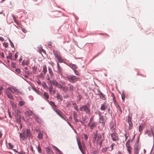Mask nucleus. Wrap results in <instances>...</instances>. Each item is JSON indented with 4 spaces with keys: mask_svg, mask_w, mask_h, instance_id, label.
Returning <instances> with one entry per match:
<instances>
[{
    "mask_svg": "<svg viewBox=\"0 0 154 154\" xmlns=\"http://www.w3.org/2000/svg\"><path fill=\"white\" fill-rule=\"evenodd\" d=\"M100 109L101 110H105L107 109L108 112L111 114L110 112V109L109 105L106 103L104 102L101 104Z\"/></svg>",
    "mask_w": 154,
    "mask_h": 154,
    "instance_id": "nucleus-4",
    "label": "nucleus"
},
{
    "mask_svg": "<svg viewBox=\"0 0 154 154\" xmlns=\"http://www.w3.org/2000/svg\"><path fill=\"white\" fill-rule=\"evenodd\" d=\"M53 53L55 57H56L57 58L60 57L59 53L57 52L54 51Z\"/></svg>",
    "mask_w": 154,
    "mask_h": 154,
    "instance_id": "nucleus-31",
    "label": "nucleus"
},
{
    "mask_svg": "<svg viewBox=\"0 0 154 154\" xmlns=\"http://www.w3.org/2000/svg\"><path fill=\"white\" fill-rule=\"evenodd\" d=\"M33 118L36 120L39 123H40L42 122V120L37 115L34 114L33 115Z\"/></svg>",
    "mask_w": 154,
    "mask_h": 154,
    "instance_id": "nucleus-13",
    "label": "nucleus"
},
{
    "mask_svg": "<svg viewBox=\"0 0 154 154\" xmlns=\"http://www.w3.org/2000/svg\"><path fill=\"white\" fill-rule=\"evenodd\" d=\"M63 97L64 98H67L69 97V95L68 94H66V95H63Z\"/></svg>",
    "mask_w": 154,
    "mask_h": 154,
    "instance_id": "nucleus-60",
    "label": "nucleus"
},
{
    "mask_svg": "<svg viewBox=\"0 0 154 154\" xmlns=\"http://www.w3.org/2000/svg\"><path fill=\"white\" fill-rule=\"evenodd\" d=\"M83 135L84 136L85 140H87L88 138V135L87 134H84Z\"/></svg>",
    "mask_w": 154,
    "mask_h": 154,
    "instance_id": "nucleus-54",
    "label": "nucleus"
},
{
    "mask_svg": "<svg viewBox=\"0 0 154 154\" xmlns=\"http://www.w3.org/2000/svg\"><path fill=\"white\" fill-rule=\"evenodd\" d=\"M146 133L149 137H151L152 135L154 139V129H152L151 130H147L146 131Z\"/></svg>",
    "mask_w": 154,
    "mask_h": 154,
    "instance_id": "nucleus-5",
    "label": "nucleus"
},
{
    "mask_svg": "<svg viewBox=\"0 0 154 154\" xmlns=\"http://www.w3.org/2000/svg\"><path fill=\"white\" fill-rule=\"evenodd\" d=\"M9 54L10 55L9 56H7V59H10L12 60V54Z\"/></svg>",
    "mask_w": 154,
    "mask_h": 154,
    "instance_id": "nucleus-48",
    "label": "nucleus"
},
{
    "mask_svg": "<svg viewBox=\"0 0 154 154\" xmlns=\"http://www.w3.org/2000/svg\"><path fill=\"white\" fill-rule=\"evenodd\" d=\"M69 85H70L69 87L70 93H71L72 94L73 91V86L72 85H70V84H69Z\"/></svg>",
    "mask_w": 154,
    "mask_h": 154,
    "instance_id": "nucleus-24",
    "label": "nucleus"
},
{
    "mask_svg": "<svg viewBox=\"0 0 154 154\" xmlns=\"http://www.w3.org/2000/svg\"><path fill=\"white\" fill-rule=\"evenodd\" d=\"M111 137L112 140L113 141H116L118 140V137L116 135V134L115 132H112L111 134Z\"/></svg>",
    "mask_w": 154,
    "mask_h": 154,
    "instance_id": "nucleus-11",
    "label": "nucleus"
},
{
    "mask_svg": "<svg viewBox=\"0 0 154 154\" xmlns=\"http://www.w3.org/2000/svg\"><path fill=\"white\" fill-rule=\"evenodd\" d=\"M97 142L100 140L102 138V136L100 134H99L98 135H97Z\"/></svg>",
    "mask_w": 154,
    "mask_h": 154,
    "instance_id": "nucleus-39",
    "label": "nucleus"
},
{
    "mask_svg": "<svg viewBox=\"0 0 154 154\" xmlns=\"http://www.w3.org/2000/svg\"><path fill=\"white\" fill-rule=\"evenodd\" d=\"M127 122L129 125V130L131 129L132 128L133 124L132 121L131 120V117L130 116L128 117Z\"/></svg>",
    "mask_w": 154,
    "mask_h": 154,
    "instance_id": "nucleus-10",
    "label": "nucleus"
},
{
    "mask_svg": "<svg viewBox=\"0 0 154 154\" xmlns=\"http://www.w3.org/2000/svg\"><path fill=\"white\" fill-rule=\"evenodd\" d=\"M98 95L99 96L100 99L105 100H106L105 95L103 93H101Z\"/></svg>",
    "mask_w": 154,
    "mask_h": 154,
    "instance_id": "nucleus-25",
    "label": "nucleus"
},
{
    "mask_svg": "<svg viewBox=\"0 0 154 154\" xmlns=\"http://www.w3.org/2000/svg\"><path fill=\"white\" fill-rule=\"evenodd\" d=\"M98 114L99 117V121L100 123H102V125L104 126L106 122L107 117L105 116H102L101 114V112H99Z\"/></svg>",
    "mask_w": 154,
    "mask_h": 154,
    "instance_id": "nucleus-3",
    "label": "nucleus"
},
{
    "mask_svg": "<svg viewBox=\"0 0 154 154\" xmlns=\"http://www.w3.org/2000/svg\"><path fill=\"white\" fill-rule=\"evenodd\" d=\"M43 95L44 97H42L44 98L45 99H48L49 98V95L48 94V93H47L46 92H45L44 93Z\"/></svg>",
    "mask_w": 154,
    "mask_h": 154,
    "instance_id": "nucleus-23",
    "label": "nucleus"
},
{
    "mask_svg": "<svg viewBox=\"0 0 154 154\" xmlns=\"http://www.w3.org/2000/svg\"><path fill=\"white\" fill-rule=\"evenodd\" d=\"M97 123L95 122L90 123H88V126L91 130L93 129L94 127H95Z\"/></svg>",
    "mask_w": 154,
    "mask_h": 154,
    "instance_id": "nucleus-7",
    "label": "nucleus"
},
{
    "mask_svg": "<svg viewBox=\"0 0 154 154\" xmlns=\"http://www.w3.org/2000/svg\"><path fill=\"white\" fill-rule=\"evenodd\" d=\"M140 148V146L138 144V141H137L134 145V149H139Z\"/></svg>",
    "mask_w": 154,
    "mask_h": 154,
    "instance_id": "nucleus-22",
    "label": "nucleus"
},
{
    "mask_svg": "<svg viewBox=\"0 0 154 154\" xmlns=\"http://www.w3.org/2000/svg\"><path fill=\"white\" fill-rule=\"evenodd\" d=\"M32 111L30 110H27L25 112V115L27 116H29L32 115Z\"/></svg>",
    "mask_w": 154,
    "mask_h": 154,
    "instance_id": "nucleus-16",
    "label": "nucleus"
},
{
    "mask_svg": "<svg viewBox=\"0 0 154 154\" xmlns=\"http://www.w3.org/2000/svg\"><path fill=\"white\" fill-rule=\"evenodd\" d=\"M130 143V140H128L126 143V146L127 148V150L129 153V154H131V147Z\"/></svg>",
    "mask_w": 154,
    "mask_h": 154,
    "instance_id": "nucleus-6",
    "label": "nucleus"
},
{
    "mask_svg": "<svg viewBox=\"0 0 154 154\" xmlns=\"http://www.w3.org/2000/svg\"><path fill=\"white\" fill-rule=\"evenodd\" d=\"M32 72L33 73H35L37 71V68L35 67H33L32 68Z\"/></svg>",
    "mask_w": 154,
    "mask_h": 154,
    "instance_id": "nucleus-43",
    "label": "nucleus"
},
{
    "mask_svg": "<svg viewBox=\"0 0 154 154\" xmlns=\"http://www.w3.org/2000/svg\"><path fill=\"white\" fill-rule=\"evenodd\" d=\"M103 141V140L102 139L100 141V142H99V146L100 147H101V146H102Z\"/></svg>",
    "mask_w": 154,
    "mask_h": 154,
    "instance_id": "nucleus-57",
    "label": "nucleus"
},
{
    "mask_svg": "<svg viewBox=\"0 0 154 154\" xmlns=\"http://www.w3.org/2000/svg\"><path fill=\"white\" fill-rule=\"evenodd\" d=\"M3 45L5 48H7L8 47V43L6 42H4L3 43Z\"/></svg>",
    "mask_w": 154,
    "mask_h": 154,
    "instance_id": "nucleus-58",
    "label": "nucleus"
},
{
    "mask_svg": "<svg viewBox=\"0 0 154 154\" xmlns=\"http://www.w3.org/2000/svg\"><path fill=\"white\" fill-rule=\"evenodd\" d=\"M38 151L40 153H42L41 148L39 144L38 145Z\"/></svg>",
    "mask_w": 154,
    "mask_h": 154,
    "instance_id": "nucleus-41",
    "label": "nucleus"
},
{
    "mask_svg": "<svg viewBox=\"0 0 154 154\" xmlns=\"http://www.w3.org/2000/svg\"><path fill=\"white\" fill-rule=\"evenodd\" d=\"M67 78L69 81L71 82H74L76 79L75 77L73 75H68L67 76Z\"/></svg>",
    "mask_w": 154,
    "mask_h": 154,
    "instance_id": "nucleus-9",
    "label": "nucleus"
},
{
    "mask_svg": "<svg viewBox=\"0 0 154 154\" xmlns=\"http://www.w3.org/2000/svg\"><path fill=\"white\" fill-rule=\"evenodd\" d=\"M29 63V60H28L25 61V60H23L22 63V65H27Z\"/></svg>",
    "mask_w": 154,
    "mask_h": 154,
    "instance_id": "nucleus-27",
    "label": "nucleus"
},
{
    "mask_svg": "<svg viewBox=\"0 0 154 154\" xmlns=\"http://www.w3.org/2000/svg\"><path fill=\"white\" fill-rule=\"evenodd\" d=\"M57 59L59 62H62L63 61V60L60 58V57L57 58Z\"/></svg>",
    "mask_w": 154,
    "mask_h": 154,
    "instance_id": "nucleus-50",
    "label": "nucleus"
},
{
    "mask_svg": "<svg viewBox=\"0 0 154 154\" xmlns=\"http://www.w3.org/2000/svg\"><path fill=\"white\" fill-rule=\"evenodd\" d=\"M31 135V133L30 132V129H27L26 130H24L23 134H20V137L23 140H24L28 137H29Z\"/></svg>",
    "mask_w": 154,
    "mask_h": 154,
    "instance_id": "nucleus-1",
    "label": "nucleus"
},
{
    "mask_svg": "<svg viewBox=\"0 0 154 154\" xmlns=\"http://www.w3.org/2000/svg\"><path fill=\"white\" fill-rule=\"evenodd\" d=\"M73 119H77L78 118V115L77 113L75 111L73 112Z\"/></svg>",
    "mask_w": 154,
    "mask_h": 154,
    "instance_id": "nucleus-33",
    "label": "nucleus"
},
{
    "mask_svg": "<svg viewBox=\"0 0 154 154\" xmlns=\"http://www.w3.org/2000/svg\"><path fill=\"white\" fill-rule=\"evenodd\" d=\"M56 97L57 99H60L61 100H63V97L62 95L59 94L58 93L57 94Z\"/></svg>",
    "mask_w": 154,
    "mask_h": 154,
    "instance_id": "nucleus-29",
    "label": "nucleus"
},
{
    "mask_svg": "<svg viewBox=\"0 0 154 154\" xmlns=\"http://www.w3.org/2000/svg\"><path fill=\"white\" fill-rule=\"evenodd\" d=\"M53 86L52 85H49V91L51 93L52 91Z\"/></svg>",
    "mask_w": 154,
    "mask_h": 154,
    "instance_id": "nucleus-38",
    "label": "nucleus"
},
{
    "mask_svg": "<svg viewBox=\"0 0 154 154\" xmlns=\"http://www.w3.org/2000/svg\"><path fill=\"white\" fill-rule=\"evenodd\" d=\"M113 147L111 145L108 149L109 151H111L113 149Z\"/></svg>",
    "mask_w": 154,
    "mask_h": 154,
    "instance_id": "nucleus-51",
    "label": "nucleus"
},
{
    "mask_svg": "<svg viewBox=\"0 0 154 154\" xmlns=\"http://www.w3.org/2000/svg\"><path fill=\"white\" fill-rule=\"evenodd\" d=\"M125 95L124 93H123L122 95V100L124 101L125 100Z\"/></svg>",
    "mask_w": 154,
    "mask_h": 154,
    "instance_id": "nucleus-53",
    "label": "nucleus"
},
{
    "mask_svg": "<svg viewBox=\"0 0 154 154\" xmlns=\"http://www.w3.org/2000/svg\"><path fill=\"white\" fill-rule=\"evenodd\" d=\"M57 86L59 88H60V89H62V88L63 87V86L61 84H60L59 83H58Z\"/></svg>",
    "mask_w": 154,
    "mask_h": 154,
    "instance_id": "nucleus-44",
    "label": "nucleus"
},
{
    "mask_svg": "<svg viewBox=\"0 0 154 154\" xmlns=\"http://www.w3.org/2000/svg\"><path fill=\"white\" fill-rule=\"evenodd\" d=\"M76 140L77 142V143L78 144V146H79V148L81 151V152L83 154H84V151L82 149V147L81 144L78 138V137H76Z\"/></svg>",
    "mask_w": 154,
    "mask_h": 154,
    "instance_id": "nucleus-8",
    "label": "nucleus"
},
{
    "mask_svg": "<svg viewBox=\"0 0 154 154\" xmlns=\"http://www.w3.org/2000/svg\"><path fill=\"white\" fill-rule=\"evenodd\" d=\"M8 144L11 149H12L14 147V146L12 145L11 143H8Z\"/></svg>",
    "mask_w": 154,
    "mask_h": 154,
    "instance_id": "nucleus-55",
    "label": "nucleus"
},
{
    "mask_svg": "<svg viewBox=\"0 0 154 154\" xmlns=\"http://www.w3.org/2000/svg\"><path fill=\"white\" fill-rule=\"evenodd\" d=\"M43 72L44 73V74L45 75L47 72V67L46 66H43Z\"/></svg>",
    "mask_w": 154,
    "mask_h": 154,
    "instance_id": "nucleus-34",
    "label": "nucleus"
},
{
    "mask_svg": "<svg viewBox=\"0 0 154 154\" xmlns=\"http://www.w3.org/2000/svg\"><path fill=\"white\" fill-rule=\"evenodd\" d=\"M19 105L20 106H23L25 103V101L22 100H21L19 102Z\"/></svg>",
    "mask_w": 154,
    "mask_h": 154,
    "instance_id": "nucleus-32",
    "label": "nucleus"
},
{
    "mask_svg": "<svg viewBox=\"0 0 154 154\" xmlns=\"http://www.w3.org/2000/svg\"><path fill=\"white\" fill-rule=\"evenodd\" d=\"M39 76H40L41 78H43L44 77V75L42 73H41L39 75Z\"/></svg>",
    "mask_w": 154,
    "mask_h": 154,
    "instance_id": "nucleus-64",
    "label": "nucleus"
},
{
    "mask_svg": "<svg viewBox=\"0 0 154 154\" xmlns=\"http://www.w3.org/2000/svg\"><path fill=\"white\" fill-rule=\"evenodd\" d=\"M109 148V147H108L103 148L102 149V152H106L107 151V150Z\"/></svg>",
    "mask_w": 154,
    "mask_h": 154,
    "instance_id": "nucleus-37",
    "label": "nucleus"
},
{
    "mask_svg": "<svg viewBox=\"0 0 154 154\" xmlns=\"http://www.w3.org/2000/svg\"><path fill=\"white\" fill-rule=\"evenodd\" d=\"M54 109V110L60 117H61L62 119H63L65 121H66V119L62 115L60 111L59 110H57L55 109Z\"/></svg>",
    "mask_w": 154,
    "mask_h": 154,
    "instance_id": "nucleus-12",
    "label": "nucleus"
},
{
    "mask_svg": "<svg viewBox=\"0 0 154 154\" xmlns=\"http://www.w3.org/2000/svg\"><path fill=\"white\" fill-rule=\"evenodd\" d=\"M9 41L10 42L11 47L14 48V45L12 41H11V40L10 39H9Z\"/></svg>",
    "mask_w": 154,
    "mask_h": 154,
    "instance_id": "nucleus-42",
    "label": "nucleus"
},
{
    "mask_svg": "<svg viewBox=\"0 0 154 154\" xmlns=\"http://www.w3.org/2000/svg\"><path fill=\"white\" fill-rule=\"evenodd\" d=\"M94 119V118L93 117H91L90 120H89V122L88 123H91V122H92V121H93V120Z\"/></svg>",
    "mask_w": 154,
    "mask_h": 154,
    "instance_id": "nucleus-61",
    "label": "nucleus"
},
{
    "mask_svg": "<svg viewBox=\"0 0 154 154\" xmlns=\"http://www.w3.org/2000/svg\"><path fill=\"white\" fill-rule=\"evenodd\" d=\"M43 137V132L42 131H40L38 134V138L39 139H41Z\"/></svg>",
    "mask_w": 154,
    "mask_h": 154,
    "instance_id": "nucleus-26",
    "label": "nucleus"
},
{
    "mask_svg": "<svg viewBox=\"0 0 154 154\" xmlns=\"http://www.w3.org/2000/svg\"><path fill=\"white\" fill-rule=\"evenodd\" d=\"M117 109L118 110H119L120 111L121 113L122 112V110L121 106H120L119 105H118L117 106Z\"/></svg>",
    "mask_w": 154,
    "mask_h": 154,
    "instance_id": "nucleus-47",
    "label": "nucleus"
},
{
    "mask_svg": "<svg viewBox=\"0 0 154 154\" xmlns=\"http://www.w3.org/2000/svg\"><path fill=\"white\" fill-rule=\"evenodd\" d=\"M45 150L48 154H53V152L51 148L49 147L45 148Z\"/></svg>",
    "mask_w": 154,
    "mask_h": 154,
    "instance_id": "nucleus-15",
    "label": "nucleus"
},
{
    "mask_svg": "<svg viewBox=\"0 0 154 154\" xmlns=\"http://www.w3.org/2000/svg\"><path fill=\"white\" fill-rule=\"evenodd\" d=\"M109 127L112 132H115L116 131V125L115 124L113 123H111Z\"/></svg>",
    "mask_w": 154,
    "mask_h": 154,
    "instance_id": "nucleus-14",
    "label": "nucleus"
},
{
    "mask_svg": "<svg viewBox=\"0 0 154 154\" xmlns=\"http://www.w3.org/2000/svg\"><path fill=\"white\" fill-rule=\"evenodd\" d=\"M57 72L60 75H61L62 74V72L61 71L62 68L60 67L58 63H57Z\"/></svg>",
    "mask_w": 154,
    "mask_h": 154,
    "instance_id": "nucleus-19",
    "label": "nucleus"
},
{
    "mask_svg": "<svg viewBox=\"0 0 154 154\" xmlns=\"http://www.w3.org/2000/svg\"><path fill=\"white\" fill-rule=\"evenodd\" d=\"M66 122L68 124V125H69L72 128H73V127H72V125L70 124V123L68 122V121H67L66 120Z\"/></svg>",
    "mask_w": 154,
    "mask_h": 154,
    "instance_id": "nucleus-63",
    "label": "nucleus"
},
{
    "mask_svg": "<svg viewBox=\"0 0 154 154\" xmlns=\"http://www.w3.org/2000/svg\"><path fill=\"white\" fill-rule=\"evenodd\" d=\"M11 92L13 93H14L15 92L17 93H20V91L17 89L16 87H12V91Z\"/></svg>",
    "mask_w": 154,
    "mask_h": 154,
    "instance_id": "nucleus-17",
    "label": "nucleus"
},
{
    "mask_svg": "<svg viewBox=\"0 0 154 154\" xmlns=\"http://www.w3.org/2000/svg\"><path fill=\"white\" fill-rule=\"evenodd\" d=\"M97 133L94 134V135L93 140L94 141L96 140L97 138Z\"/></svg>",
    "mask_w": 154,
    "mask_h": 154,
    "instance_id": "nucleus-36",
    "label": "nucleus"
},
{
    "mask_svg": "<svg viewBox=\"0 0 154 154\" xmlns=\"http://www.w3.org/2000/svg\"><path fill=\"white\" fill-rule=\"evenodd\" d=\"M79 109L82 111H85L86 114H89L91 112L90 108V105L88 104L87 105H82L79 107Z\"/></svg>",
    "mask_w": 154,
    "mask_h": 154,
    "instance_id": "nucleus-2",
    "label": "nucleus"
},
{
    "mask_svg": "<svg viewBox=\"0 0 154 154\" xmlns=\"http://www.w3.org/2000/svg\"><path fill=\"white\" fill-rule=\"evenodd\" d=\"M15 71L19 73L20 72V69L19 68H17L15 69Z\"/></svg>",
    "mask_w": 154,
    "mask_h": 154,
    "instance_id": "nucleus-62",
    "label": "nucleus"
},
{
    "mask_svg": "<svg viewBox=\"0 0 154 154\" xmlns=\"http://www.w3.org/2000/svg\"><path fill=\"white\" fill-rule=\"evenodd\" d=\"M42 86L44 88H46L47 85L44 82H42Z\"/></svg>",
    "mask_w": 154,
    "mask_h": 154,
    "instance_id": "nucleus-49",
    "label": "nucleus"
},
{
    "mask_svg": "<svg viewBox=\"0 0 154 154\" xmlns=\"http://www.w3.org/2000/svg\"><path fill=\"white\" fill-rule=\"evenodd\" d=\"M53 147L54 148V149H55V151L57 152V154H63L62 152L57 147L55 146H53Z\"/></svg>",
    "mask_w": 154,
    "mask_h": 154,
    "instance_id": "nucleus-18",
    "label": "nucleus"
},
{
    "mask_svg": "<svg viewBox=\"0 0 154 154\" xmlns=\"http://www.w3.org/2000/svg\"><path fill=\"white\" fill-rule=\"evenodd\" d=\"M16 120L18 122H21L20 116H18V117H16Z\"/></svg>",
    "mask_w": 154,
    "mask_h": 154,
    "instance_id": "nucleus-40",
    "label": "nucleus"
},
{
    "mask_svg": "<svg viewBox=\"0 0 154 154\" xmlns=\"http://www.w3.org/2000/svg\"><path fill=\"white\" fill-rule=\"evenodd\" d=\"M139 152V149H134V154H138Z\"/></svg>",
    "mask_w": 154,
    "mask_h": 154,
    "instance_id": "nucleus-46",
    "label": "nucleus"
},
{
    "mask_svg": "<svg viewBox=\"0 0 154 154\" xmlns=\"http://www.w3.org/2000/svg\"><path fill=\"white\" fill-rule=\"evenodd\" d=\"M63 91L66 93L68 90V88L67 86H63L62 88Z\"/></svg>",
    "mask_w": 154,
    "mask_h": 154,
    "instance_id": "nucleus-30",
    "label": "nucleus"
},
{
    "mask_svg": "<svg viewBox=\"0 0 154 154\" xmlns=\"http://www.w3.org/2000/svg\"><path fill=\"white\" fill-rule=\"evenodd\" d=\"M50 104H51V105H54L55 106H56V105L55 104L54 102L52 101H50Z\"/></svg>",
    "mask_w": 154,
    "mask_h": 154,
    "instance_id": "nucleus-56",
    "label": "nucleus"
},
{
    "mask_svg": "<svg viewBox=\"0 0 154 154\" xmlns=\"http://www.w3.org/2000/svg\"><path fill=\"white\" fill-rule=\"evenodd\" d=\"M13 150L15 152H17V153L18 154H23V153H24V152H18L16 150V149H13Z\"/></svg>",
    "mask_w": 154,
    "mask_h": 154,
    "instance_id": "nucleus-45",
    "label": "nucleus"
},
{
    "mask_svg": "<svg viewBox=\"0 0 154 154\" xmlns=\"http://www.w3.org/2000/svg\"><path fill=\"white\" fill-rule=\"evenodd\" d=\"M48 71H49V73L50 75L51 78V79H53L54 78V74L53 73L52 70L51 68V67H49L48 68Z\"/></svg>",
    "mask_w": 154,
    "mask_h": 154,
    "instance_id": "nucleus-20",
    "label": "nucleus"
},
{
    "mask_svg": "<svg viewBox=\"0 0 154 154\" xmlns=\"http://www.w3.org/2000/svg\"><path fill=\"white\" fill-rule=\"evenodd\" d=\"M6 94L8 98L10 99H12L13 97L12 94L9 92L7 91Z\"/></svg>",
    "mask_w": 154,
    "mask_h": 154,
    "instance_id": "nucleus-28",
    "label": "nucleus"
},
{
    "mask_svg": "<svg viewBox=\"0 0 154 154\" xmlns=\"http://www.w3.org/2000/svg\"><path fill=\"white\" fill-rule=\"evenodd\" d=\"M58 82H57L55 80H54L52 81H50V83L51 84V85H54L57 86Z\"/></svg>",
    "mask_w": 154,
    "mask_h": 154,
    "instance_id": "nucleus-21",
    "label": "nucleus"
},
{
    "mask_svg": "<svg viewBox=\"0 0 154 154\" xmlns=\"http://www.w3.org/2000/svg\"><path fill=\"white\" fill-rule=\"evenodd\" d=\"M139 131L141 132V131H142L143 129V126L141 125H140V126L139 127Z\"/></svg>",
    "mask_w": 154,
    "mask_h": 154,
    "instance_id": "nucleus-52",
    "label": "nucleus"
},
{
    "mask_svg": "<svg viewBox=\"0 0 154 154\" xmlns=\"http://www.w3.org/2000/svg\"><path fill=\"white\" fill-rule=\"evenodd\" d=\"M74 108H75V109L77 111H78L79 110V109H78V106L77 105H75L74 107Z\"/></svg>",
    "mask_w": 154,
    "mask_h": 154,
    "instance_id": "nucleus-59",
    "label": "nucleus"
},
{
    "mask_svg": "<svg viewBox=\"0 0 154 154\" xmlns=\"http://www.w3.org/2000/svg\"><path fill=\"white\" fill-rule=\"evenodd\" d=\"M70 66L72 69H76L77 68V66L75 64H71L70 65Z\"/></svg>",
    "mask_w": 154,
    "mask_h": 154,
    "instance_id": "nucleus-35",
    "label": "nucleus"
}]
</instances>
